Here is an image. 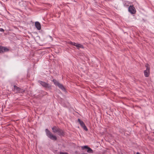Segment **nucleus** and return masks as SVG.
<instances>
[{"mask_svg": "<svg viewBox=\"0 0 154 154\" xmlns=\"http://www.w3.org/2000/svg\"><path fill=\"white\" fill-rule=\"evenodd\" d=\"M46 135L51 140H56L57 139V137L54 135L48 129H45Z\"/></svg>", "mask_w": 154, "mask_h": 154, "instance_id": "f257e3e1", "label": "nucleus"}, {"mask_svg": "<svg viewBox=\"0 0 154 154\" xmlns=\"http://www.w3.org/2000/svg\"><path fill=\"white\" fill-rule=\"evenodd\" d=\"M145 66L146 67V69L144 71V75L146 77H148L149 75L150 66L147 63L146 64Z\"/></svg>", "mask_w": 154, "mask_h": 154, "instance_id": "f03ea898", "label": "nucleus"}, {"mask_svg": "<svg viewBox=\"0 0 154 154\" xmlns=\"http://www.w3.org/2000/svg\"><path fill=\"white\" fill-rule=\"evenodd\" d=\"M53 82L55 85L58 86L59 88L61 89L62 90L64 91H65V88L62 84L60 83L55 79H53Z\"/></svg>", "mask_w": 154, "mask_h": 154, "instance_id": "7ed1b4c3", "label": "nucleus"}, {"mask_svg": "<svg viewBox=\"0 0 154 154\" xmlns=\"http://www.w3.org/2000/svg\"><path fill=\"white\" fill-rule=\"evenodd\" d=\"M82 149H86L87 152L89 153H93V150L90 148L88 147L87 146H81Z\"/></svg>", "mask_w": 154, "mask_h": 154, "instance_id": "20e7f679", "label": "nucleus"}, {"mask_svg": "<svg viewBox=\"0 0 154 154\" xmlns=\"http://www.w3.org/2000/svg\"><path fill=\"white\" fill-rule=\"evenodd\" d=\"M78 120L81 127H82V128L84 129V130H85L86 131H87L88 130V129L85 126L83 122L82 121H81L79 119H78Z\"/></svg>", "mask_w": 154, "mask_h": 154, "instance_id": "39448f33", "label": "nucleus"}, {"mask_svg": "<svg viewBox=\"0 0 154 154\" xmlns=\"http://www.w3.org/2000/svg\"><path fill=\"white\" fill-rule=\"evenodd\" d=\"M39 83L43 86L46 88H50L51 86L49 84L41 81H39Z\"/></svg>", "mask_w": 154, "mask_h": 154, "instance_id": "423d86ee", "label": "nucleus"}, {"mask_svg": "<svg viewBox=\"0 0 154 154\" xmlns=\"http://www.w3.org/2000/svg\"><path fill=\"white\" fill-rule=\"evenodd\" d=\"M129 11L131 14H134L136 12V10L133 6H130L128 8Z\"/></svg>", "mask_w": 154, "mask_h": 154, "instance_id": "0eeeda50", "label": "nucleus"}, {"mask_svg": "<svg viewBox=\"0 0 154 154\" xmlns=\"http://www.w3.org/2000/svg\"><path fill=\"white\" fill-rule=\"evenodd\" d=\"M9 51L7 48L2 46H0V53L7 52Z\"/></svg>", "mask_w": 154, "mask_h": 154, "instance_id": "6e6552de", "label": "nucleus"}, {"mask_svg": "<svg viewBox=\"0 0 154 154\" xmlns=\"http://www.w3.org/2000/svg\"><path fill=\"white\" fill-rule=\"evenodd\" d=\"M35 25L38 30H40L41 29V26L40 24L38 22H36L35 23Z\"/></svg>", "mask_w": 154, "mask_h": 154, "instance_id": "1a4fd4ad", "label": "nucleus"}, {"mask_svg": "<svg viewBox=\"0 0 154 154\" xmlns=\"http://www.w3.org/2000/svg\"><path fill=\"white\" fill-rule=\"evenodd\" d=\"M59 128H57L56 126H54L52 128L53 132L54 133H56L58 131H59Z\"/></svg>", "mask_w": 154, "mask_h": 154, "instance_id": "9d476101", "label": "nucleus"}, {"mask_svg": "<svg viewBox=\"0 0 154 154\" xmlns=\"http://www.w3.org/2000/svg\"><path fill=\"white\" fill-rule=\"evenodd\" d=\"M74 46H76L78 49L80 48H84L83 46L79 44L75 43Z\"/></svg>", "mask_w": 154, "mask_h": 154, "instance_id": "9b49d317", "label": "nucleus"}, {"mask_svg": "<svg viewBox=\"0 0 154 154\" xmlns=\"http://www.w3.org/2000/svg\"><path fill=\"white\" fill-rule=\"evenodd\" d=\"M57 132L58 133V134L60 136H62L63 135V131L60 128L59 129V131H58Z\"/></svg>", "mask_w": 154, "mask_h": 154, "instance_id": "f8f14e48", "label": "nucleus"}, {"mask_svg": "<svg viewBox=\"0 0 154 154\" xmlns=\"http://www.w3.org/2000/svg\"><path fill=\"white\" fill-rule=\"evenodd\" d=\"M20 89L16 86H14V91L16 92H19L20 91Z\"/></svg>", "mask_w": 154, "mask_h": 154, "instance_id": "ddd939ff", "label": "nucleus"}, {"mask_svg": "<svg viewBox=\"0 0 154 154\" xmlns=\"http://www.w3.org/2000/svg\"><path fill=\"white\" fill-rule=\"evenodd\" d=\"M75 42H71V41L68 42V43L69 44H71V45H74H74L75 44Z\"/></svg>", "mask_w": 154, "mask_h": 154, "instance_id": "4468645a", "label": "nucleus"}, {"mask_svg": "<svg viewBox=\"0 0 154 154\" xmlns=\"http://www.w3.org/2000/svg\"><path fill=\"white\" fill-rule=\"evenodd\" d=\"M4 29H3L2 28H0V32H4Z\"/></svg>", "mask_w": 154, "mask_h": 154, "instance_id": "2eb2a0df", "label": "nucleus"}, {"mask_svg": "<svg viewBox=\"0 0 154 154\" xmlns=\"http://www.w3.org/2000/svg\"><path fill=\"white\" fill-rule=\"evenodd\" d=\"M136 154H140V153L138 152H137L136 153Z\"/></svg>", "mask_w": 154, "mask_h": 154, "instance_id": "dca6fc26", "label": "nucleus"}, {"mask_svg": "<svg viewBox=\"0 0 154 154\" xmlns=\"http://www.w3.org/2000/svg\"><path fill=\"white\" fill-rule=\"evenodd\" d=\"M50 38H52V37L51 36H50Z\"/></svg>", "mask_w": 154, "mask_h": 154, "instance_id": "f3484780", "label": "nucleus"}, {"mask_svg": "<svg viewBox=\"0 0 154 154\" xmlns=\"http://www.w3.org/2000/svg\"><path fill=\"white\" fill-rule=\"evenodd\" d=\"M83 154H86V153H83Z\"/></svg>", "mask_w": 154, "mask_h": 154, "instance_id": "a211bd4d", "label": "nucleus"}]
</instances>
